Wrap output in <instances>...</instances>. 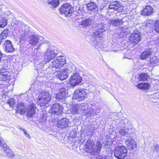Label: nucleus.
<instances>
[{"mask_svg": "<svg viewBox=\"0 0 159 159\" xmlns=\"http://www.w3.org/2000/svg\"><path fill=\"white\" fill-rule=\"evenodd\" d=\"M101 148L102 144L100 142L98 141L95 145L94 142L91 140H88L84 146L85 151L88 153L92 154L99 153Z\"/></svg>", "mask_w": 159, "mask_h": 159, "instance_id": "f257e3e1", "label": "nucleus"}, {"mask_svg": "<svg viewBox=\"0 0 159 159\" xmlns=\"http://www.w3.org/2000/svg\"><path fill=\"white\" fill-rule=\"evenodd\" d=\"M65 57L62 56H57L54 58L51 62V66L52 70L56 71H60L61 68L66 64Z\"/></svg>", "mask_w": 159, "mask_h": 159, "instance_id": "f03ea898", "label": "nucleus"}, {"mask_svg": "<svg viewBox=\"0 0 159 159\" xmlns=\"http://www.w3.org/2000/svg\"><path fill=\"white\" fill-rule=\"evenodd\" d=\"M51 100V96L47 92H43L40 93L37 101V103L41 107L48 106L49 103Z\"/></svg>", "mask_w": 159, "mask_h": 159, "instance_id": "7ed1b4c3", "label": "nucleus"}, {"mask_svg": "<svg viewBox=\"0 0 159 159\" xmlns=\"http://www.w3.org/2000/svg\"><path fill=\"white\" fill-rule=\"evenodd\" d=\"M57 53L54 49L50 47L48 49L44 54V59L42 63L44 64L53 59L57 55Z\"/></svg>", "mask_w": 159, "mask_h": 159, "instance_id": "20e7f679", "label": "nucleus"}, {"mask_svg": "<svg viewBox=\"0 0 159 159\" xmlns=\"http://www.w3.org/2000/svg\"><path fill=\"white\" fill-rule=\"evenodd\" d=\"M127 154V150L123 146H119L116 147L114 151L115 156L119 159H124Z\"/></svg>", "mask_w": 159, "mask_h": 159, "instance_id": "39448f33", "label": "nucleus"}, {"mask_svg": "<svg viewBox=\"0 0 159 159\" xmlns=\"http://www.w3.org/2000/svg\"><path fill=\"white\" fill-rule=\"evenodd\" d=\"M74 11V8L68 3L64 4L60 9L61 14H64L68 16H70Z\"/></svg>", "mask_w": 159, "mask_h": 159, "instance_id": "423d86ee", "label": "nucleus"}, {"mask_svg": "<svg viewBox=\"0 0 159 159\" xmlns=\"http://www.w3.org/2000/svg\"><path fill=\"white\" fill-rule=\"evenodd\" d=\"M128 124H125V126L124 127V129H120L119 131L120 134L122 137H126V138L130 136L131 133L129 131L133 129V127L132 125L130 124V122H127Z\"/></svg>", "mask_w": 159, "mask_h": 159, "instance_id": "0eeeda50", "label": "nucleus"}, {"mask_svg": "<svg viewBox=\"0 0 159 159\" xmlns=\"http://www.w3.org/2000/svg\"><path fill=\"white\" fill-rule=\"evenodd\" d=\"M82 80L79 74L75 73L71 76L69 82L71 86L74 87L80 83Z\"/></svg>", "mask_w": 159, "mask_h": 159, "instance_id": "6e6552de", "label": "nucleus"}, {"mask_svg": "<svg viewBox=\"0 0 159 159\" xmlns=\"http://www.w3.org/2000/svg\"><path fill=\"white\" fill-rule=\"evenodd\" d=\"M0 144L2 148L6 152L7 156L10 158H12L14 157V155L12 151L10 149L6 144L5 141L0 136Z\"/></svg>", "mask_w": 159, "mask_h": 159, "instance_id": "1a4fd4ad", "label": "nucleus"}, {"mask_svg": "<svg viewBox=\"0 0 159 159\" xmlns=\"http://www.w3.org/2000/svg\"><path fill=\"white\" fill-rule=\"evenodd\" d=\"M105 25L103 23L98 24L96 26V30L93 33V35L95 37L98 36L100 39H102V36L103 34V32L105 31Z\"/></svg>", "mask_w": 159, "mask_h": 159, "instance_id": "9d476101", "label": "nucleus"}, {"mask_svg": "<svg viewBox=\"0 0 159 159\" xmlns=\"http://www.w3.org/2000/svg\"><path fill=\"white\" fill-rule=\"evenodd\" d=\"M87 95L85 90L81 89L76 90L73 96V98L77 99L78 101H83Z\"/></svg>", "mask_w": 159, "mask_h": 159, "instance_id": "9b49d317", "label": "nucleus"}, {"mask_svg": "<svg viewBox=\"0 0 159 159\" xmlns=\"http://www.w3.org/2000/svg\"><path fill=\"white\" fill-rule=\"evenodd\" d=\"M62 109V107L58 103H55L52 105L50 112L53 115H59L61 113Z\"/></svg>", "mask_w": 159, "mask_h": 159, "instance_id": "f8f14e48", "label": "nucleus"}, {"mask_svg": "<svg viewBox=\"0 0 159 159\" xmlns=\"http://www.w3.org/2000/svg\"><path fill=\"white\" fill-rule=\"evenodd\" d=\"M11 73L4 70H2L0 72V80L7 81L11 80Z\"/></svg>", "mask_w": 159, "mask_h": 159, "instance_id": "ddd939ff", "label": "nucleus"}, {"mask_svg": "<svg viewBox=\"0 0 159 159\" xmlns=\"http://www.w3.org/2000/svg\"><path fill=\"white\" fill-rule=\"evenodd\" d=\"M125 142L129 148L131 149H134L137 146L136 141L131 136L126 138L125 139Z\"/></svg>", "mask_w": 159, "mask_h": 159, "instance_id": "4468645a", "label": "nucleus"}, {"mask_svg": "<svg viewBox=\"0 0 159 159\" xmlns=\"http://www.w3.org/2000/svg\"><path fill=\"white\" fill-rule=\"evenodd\" d=\"M43 39V37L40 36L32 35L30 38L29 43L32 46H35L42 41Z\"/></svg>", "mask_w": 159, "mask_h": 159, "instance_id": "2eb2a0df", "label": "nucleus"}, {"mask_svg": "<svg viewBox=\"0 0 159 159\" xmlns=\"http://www.w3.org/2000/svg\"><path fill=\"white\" fill-rule=\"evenodd\" d=\"M10 13L9 11H7L4 14H2L0 16V27H4L7 24V21L6 19L7 18Z\"/></svg>", "mask_w": 159, "mask_h": 159, "instance_id": "dca6fc26", "label": "nucleus"}, {"mask_svg": "<svg viewBox=\"0 0 159 159\" xmlns=\"http://www.w3.org/2000/svg\"><path fill=\"white\" fill-rule=\"evenodd\" d=\"M129 39L131 42L137 43L140 40V33L137 31L135 33L131 34L130 36Z\"/></svg>", "mask_w": 159, "mask_h": 159, "instance_id": "f3484780", "label": "nucleus"}, {"mask_svg": "<svg viewBox=\"0 0 159 159\" xmlns=\"http://www.w3.org/2000/svg\"><path fill=\"white\" fill-rule=\"evenodd\" d=\"M54 74L56 78L62 80L67 78L69 75L64 68L62 71H56Z\"/></svg>", "mask_w": 159, "mask_h": 159, "instance_id": "a211bd4d", "label": "nucleus"}, {"mask_svg": "<svg viewBox=\"0 0 159 159\" xmlns=\"http://www.w3.org/2000/svg\"><path fill=\"white\" fill-rule=\"evenodd\" d=\"M70 122L69 120L66 118H64L58 121V128L62 129L67 127Z\"/></svg>", "mask_w": 159, "mask_h": 159, "instance_id": "6ab92c4d", "label": "nucleus"}, {"mask_svg": "<svg viewBox=\"0 0 159 159\" xmlns=\"http://www.w3.org/2000/svg\"><path fill=\"white\" fill-rule=\"evenodd\" d=\"M36 107L34 103L30 104L28 107L27 115L29 117H31L35 113Z\"/></svg>", "mask_w": 159, "mask_h": 159, "instance_id": "aec40b11", "label": "nucleus"}, {"mask_svg": "<svg viewBox=\"0 0 159 159\" xmlns=\"http://www.w3.org/2000/svg\"><path fill=\"white\" fill-rule=\"evenodd\" d=\"M26 27L27 28L28 27L24 26L20 28L18 30L20 36V38L22 40H25V36L28 34V31L27 30H26L25 29Z\"/></svg>", "mask_w": 159, "mask_h": 159, "instance_id": "412c9836", "label": "nucleus"}, {"mask_svg": "<svg viewBox=\"0 0 159 159\" xmlns=\"http://www.w3.org/2000/svg\"><path fill=\"white\" fill-rule=\"evenodd\" d=\"M66 90V89L64 88L60 89L59 93L57 94L56 96V98L61 100L67 96V92Z\"/></svg>", "mask_w": 159, "mask_h": 159, "instance_id": "4be33fe9", "label": "nucleus"}, {"mask_svg": "<svg viewBox=\"0 0 159 159\" xmlns=\"http://www.w3.org/2000/svg\"><path fill=\"white\" fill-rule=\"evenodd\" d=\"M16 111L21 115L24 114L25 112V105L23 103H18L16 106Z\"/></svg>", "mask_w": 159, "mask_h": 159, "instance_id": "5701e85b", "label": "nucleus"}, {"mask_svg": "<svg viewBox=\"0 0 159 159\" xmlns=\"http://www.w3.org/2000/svg\"><path fill=\"white\" fill-rule=\"evenodd\" d=\"M4 47L6 52H12L14 51V49L10 41H6L4 44Z\"/></svg>", "mask_w": 159, "mask_h": 159, "instance_id": "b1692460", "label": "nucleus"}, {"mask_svg": "<svg viewBox=\"0 0 159 159\" xmlns=\"http://www.w3.org/2000/svg\"><path fill=\"white\" fill-rule=\"evenodd\" d=\"M152 8L149 6H146L145 8L143 9L141 12V14L143 16H148L151 15L153 13Z\"/></svg>", "mask_w": 159, "mask_h": 159, "instance_id": "393cba45", "label": "nucleus"}, {"mask_svg": "<svg viewBox=\"0 0 159 159\" xmlns=\"http://www.w3.org/2000/svg\"><path fill=\"white\" fill-rule=\"evenodd\" d=\"M136 86L138 89L143 90L148 89L150 87V84L147 83H140L136 85Z\"/></svg>", "mask_w": 159, "mask_h": 159, "instance_id": "a878e982", "label": "nucleus"}, {"mask_svg": "<svg viewBox=\"0 0 159 159\" xmlns=\"http://www.w3.org/2000/svg\"><path fill=\"white\" fill-rule=\"evenodd\" d=\"M120 5L117 1L112 2L110 4L109 8L110 9H113L114 10H118L120 8Z\"/></svg>", "mask_w": 159, "mask_h": 159, "instance_id": "bb28decb", "label": "nucleus"}, {"mask_svg": "<svg viewBox=\"0 0 159 159\" xmlns=\"http://www.w3.org/2000/svg\"><path fill=\"white\" fill-rule=\"evenodd\" d=\"M123 21L119 19H112L108 21V23L110 25H112L115 26H119V25L122 24Z\"/></svg>", "mask_w": 159, "mask_h": 159, "instance_id": "cd10ccee", "label": "nucleus"}, {"mask_svg": "<svg viewBox=\"0 0 159 159\" xmlns=\"http://www.w3.org/2000/svg\"><path fill=\"white\" fill-rule=\"evenodd\" d=\"M67 74L69 75L70 73L76 70V67L74 65H69L67 67L64 68Z\"/></svg>", "mask_w": 159, "mask_h": 159, "instance_id": "c85d7f7f", "label": "nucleus"}, {"mask_svg": "<svg viewBox=\"0 0 159 159\" xmlns=\"http://www.w3.org/2000/svg\"><path fill=\"white\" fill-rule=\"evenodd\" d=\"M149 77V76L147 74L142 73L139 75L138 78L140 81H147Z\"/></svg>", "mask_w": 159, "mask_h": 159, "instance_id": "c756f323", "label": "nucleus"}, {"mask_svg": "<svg viewBox=\"0 0 159 159\" xmlns=\"http://www.w3.org/2000/svg\"><path fill=\"white\" fill-rule=\"evenodd\" d=\"M78 105L80 112H84L88 109V105L87 104L82 103Z\"/></svg>", "mask_w": 159, "mask_h": 159, "instance_id": "7c9ffc66", "label": "nucleus"}, {"mask_svg": "<svg viewBox=\"0 0 159 159\" xmlns=\"http://www.w3.org/2000/svg\"><path fill=\"white\" fill-rule=\"evenodd\" d=\"M71 113L73 114H76L80 112V109L78 105H74L70 110Z\"/></svg>", "mask_w": 159, "mask_h": 159, "instance_id": "2f4dec72", "label": "nucleus"}, {"mask_svg": "<svg viewBox=\"0 0 159 159\" xmlns=\"http://www.w3.org/2000/svg\"><path fill=\"white\" fill-rule=\"evenodd\" d=\"M151 64L153 65L159 64V57L154 56L150 59Z\"/></svg>", "mask_w": 159, "mask_h": 159, "instance_id": "473e14b6", "label": "nucleus"}, {"mask_svg": "<svg viewBox=\"0 0 159 159\" xmlns=\"http://www.w3.org/2000/svg\"><path fill=\"white\" fill-rule=\"evenodd\" d=\"M92 21V19H86L81 22V25L84 26H88L91 24Z\"/></svg>", "mask_w": 159, "mask_h": 159, "instance_id": "72a5a7b5", "label": "nucleus"}, {"mask_svg": "<svg viewBox=\"0 0 159 159\" xmlns=\"http://www.w3.org/2000/svg\"><path fill=\"white\" fill-rule=\"evenodd\" d=\"M151 54V52L150 51H144L141 55V57L142 59L144 60L147 58Z\"/></svg>", "mask_w": 159, "mask_h": 159, "instance_id": "f704fd0d", "label": "nucleus"}, {"mask_svg": "<svg viewBox=\"0 0 159 159\" xmlns=\"http://www.w3.org/2000/svg\"><path fill=\"white\" fill-rule=\"evenodd\" d=\"M87 7L88 10H91L96 9L97 6L94 2H91L87 4Z\"/></svg>", "mask_w": 159, "mask_h": 159, "instance_id": "c9c22d12", "label": "nucleus"}, {"mask_svg": "<svg viewBox=\"0 0 159 159\" xmlns=\"http://www.w3.org/2000/svg\"><path fill=\"white\" fill-rule=\"evenodd\" d=\"M94 111V110L92 108H88L87 111L86 113V115L87 117H90L92 115L96 114V113Z\"/></svg>", "mask_w": 159, "mask_h": 159, "instance_id": "e433bc0d", "label": "nucleus"}, {"mask_svg": "<svg viewBox=\"0 0 159 159\" xmlns=\"http://www.w3.org/2000/svg\"><path fill=\"white\" fill-rule=\"evenodd\" d=\"M97 39L93 41V46L95 48H97V46H98L100 45V42L98 41V40L101 39H100L98 36H97ZM102 38L101 39V40L102 39Z\"/></svg>", "mask_w": 159, "mask_h": 159, "instance_id": "4c0bfd02", "label": "nucleus"}, {"mask_svg": "<svg viewBox=\"0 0 159 159\" xmlns=\"http://www.w3.org/2000/svg\"><path fill=\"white\" fill-rule=\"evenodd\" d=\"M7 103L9 105L10 107L13 108L15 104V99L13 98H10L7 100Z\"/></svg>", "mask_w": 159, "mask_h": 159, "instance_id": "58836bf2", "label": "nucleus"}, {"mask_svg": "<svg viewBox=\"0 0 159 159\" xmlns=\"http://www.w3.org/2000/svg\"><path fill=\"white\" fill-rule=\"evenodd\" d=\"M48 3L52 5L53 7H56L59 5V0H53L48 2Z\"/></svg>", "mask_w": 159, "mask_h": 159, "instance_id": "ea45409f", "label": "nucleus"}, {"mask_svg": "<svg viewBox=\"0 0 159 159\" xmlns=\"http://www.w3.org/2000/svg\"><path fill=\"white\" fill-rule=\"evenodd\" d=\"M5 89H4L2 91V93L3 94V95H2V98L4 101H5L4 99H5L6 101H7V100L8 99V97L6 94L8 93V91H5Z\"/></svg>", "mask_w": 159, "mask_h": 159, "instance_id": "a19ab883", "label": "nucleus"}, {"mask_svg": "<svg viewBox=\"0 0 159 159\" xmlns=\"http://www.w3.org/2000/svg\"><path fill=\"white\" fill-rule=\"evenodd\" d=\"M154 26L156 32L157 33H159V20L155 21Z\"/></svg>", "mask_w": 159, "mask_h": 159, "instance_id": "79ce46f5", "label": "nucleus"}, {"mask_svg": "<svg viewBox=\"0 0 159 159\" xmlns=\"http://www.w3.org/2000/svg\"><path fill=\"white\" fill-rule=\"evenodd\" d=\"M119 30H120L121 33H127L128 31V28L125 26L119 28Z\"/></svg>", "mask_w": 159, "mask_h": 159, "instance_id": "37998d69", "label": "nucleus"}, {"mask_svg": "<svg viewBox=\"0 0 159 159\" xmlns=\"http://www.w3.org/2000/svg\"><path fill=\"white\" fill-rule=\"evenodd\" d=\"M7 36V34H6L5 32H2L1 34H0V42L2 40L5 39Z\"/></svg>", "mask_w": 159, "mask_h": 159, "instance_id": "c03bdc74", "label": "nucleus"}, {"mask_svg": "<svg viewBox=\"0 0 159 159\" xmlns=\"http://www.w3.org/2000/svg\"><path fill=\"white\" fill-rule=\"evenodd\" d=\"M20 129H21L22 130L24 134H25L26 137H27L30 139H31V137L30 135L26 132L25 130L21 128Z\"/></svg>", "mask_w": 159, "mask_h": 159, "instance_id": "a18cd8bd", "label": "nucleus"}, {"mask_svg": "<svg viewBox=\"0 0 159 159\" xmlns=\"http://www.w3.org/2000/svg\"><path fill=\"white\" fill-rule=\"evenodd\" d=\"M36 56L38 58H37V60L39 59H40V58L42 57V53L41 52H38L36 55Z\"/></svg>", "mask_w": 159, "mask_h": 159, "instance_id": "49530a36", "label": "nucleus"}, {"mask_svg": "<svg viewBox=\"0 0 159 159\" xmlns=\"http://www.w3.org/2000/svg\"><path fill=\"white\" fill-rule=\"evenodd\" d=\"M97 159H105V158L101 155H98L97 157Z\"/></svg>", "mask_w": 159, "mask_h": 159, "instance_id": "de8ad7c7", "label": "nucleus"}, {"mask_svg": "<svg viewBox=\"0 0 159 159\" xmlns=\"http://www.w3.org/2000/svg\"><path fill=\"white\" fill-rule=\"evenodd\" d=\"M100 110H99V109L97 108L96 110V111H94L96 113V114H95L97 115L98 113L100 112Z\"/></svg>", "mask_w": 159, "mask_h": 159, "instance_id": "09e8293b", "label": "nucleus"}, {"mask_svg": "<svg viewBox=\"0 0 159 159\" xmlns=\"http://www.w3.org/2000/svg\"><path fill=\"white\" fill-rule=\"evenodd\" d=\"M154 151L158 153L157 155L159 156V150L156 149L154 150Z\"/></svg>", "mask_w": 159, "mask_h": 159, "instance_id": "8fccbe9b", "label": "nucleus"}, {"mask_svg": "<svg viewBox=\"0 0 159 159\" xmlns=\"http://www.w3.org/2000/svg\"><path fill=\"white\" fill-rule=\"evenodd\" d=\"M145 25H146V26H150L151 25L150 23H147Z\"/></svg>", "mask_w": 159, "mask_h": 159, "instance_id": "3c124183", "label": "nucleus"}, {"mask_svg": "<svg viewBox=\"0 0 159 159\" xmlns=\"http://www.w3.org/2000/svg\"><path fill=\"white\" fill-rule=\"evenodd\" d=\"M77 12L78 13H79V15H80V14H82V12H81V11H79V12L78 11Z\"/></svg>", "mask_w": 159, "mask_h": 159, "instance_id": "603ef678", "label": "nucleus"}, {"mask_svg": "<svg viewBox=\"0 0 159 159\" xmlns=\"http://www.w3.org/2000/svg\"><path fill=\"white\" fill-rule=\"evenodd\" d=\"M39 48V47H38L37 48H36V49H38Z\"/></svg>", "mask_w": 159, "mask_h": 159, "instance_id": "864d4df0", "label": "nucleus"}, {"mask_svg": "<svg viewBox=\"0 0 159 159\" xmlns=\"http://www.w3.org/2000/svg\"><path fill=\"white\" fill-rule=\"evenodd\" d=\"M40 45H39V46H38V47H40Z\"/></svg>", "mask_w": 159, "mask_h": 159, "instance_id": "5fc2aeb1", "label": "nucleus"}, {"mask_svg": "<svg viewBox=\"0 0 159 159\" xmlns=\"http://www.w3.org/2000/svg\"><path fill=\"white\" fill-rule=\"evenodd\" d=\"M40 45H39V46H38V47H40Z\"/></svg>", "mask_w": 159, "mask_h": 159, "instance_id": "6e6d98bb", "label": "nucleus"}]
</instances>
